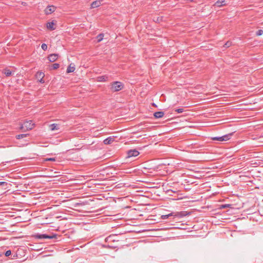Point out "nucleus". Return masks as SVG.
I'll return each mask as SVG.
<instances>
[{"instance_id": "nucleus-9", "label": "nucleus", "mask_w": 263, "mask_h": 263, "mask_svg": "<svg viewBox=\"0 0 263 263\" xmlns=\"http://www.w3.org/2000/svg\"><path fill=\"white\" fill-rule=\"evenodd\" d=\"M101 5V1H96L93 2L91 4V8H95L99 7Z\"/></svg>"}, {"instance_id": "nucleus-11", "label": "nucleus", "mask_w": 263, "mask_h": 263, "mask_svg": "<svg viewBox=\"0 0 263 263\" xmlns=\"http://www.w3.org/2000/svg\"><path fill=\"white\" fill-rule=\"evenodd\" d=\"M124 88V84L120 82L116 81V91L123 89Z\"/></svg>"}, {"instance_id": "nucleus-16", "label": "nucleus", "mask_w": 263, "mask_h": 263, "mask_svg": "<svg viewBox=\"0 0 263 263\" xmlns=\"http://www.w3.org/2000/svg\"><path fill=\"white\" fill-rule=\"evenodd\" d=\"M50 129L51 130L53 131L59 129V125L57 124L53 123L50 125Z\"/></svg>"}, {"instance_id": "nucleus-26", "label": "nucleus", "mask_w": 263, "mask_h": 263, "mask_svg": "<svg viewBox=\"0 0 263 263\" xmlns=\"http://www.w3.org/2000/svg\"><path fill=\"white\" fill-rule=\"evenodd\" d=\"M41 47H42V49L44 51H45L47 49V45L45 43L42 44Z\"/></svg>"}, {"instance_id": "nucleus-5", "label": "nucleus", "mask_w": 263, "mask_h": 263, "mask_svg": "<svg viewBox=\"0 0 263 263\" xmlns=\"http://www.w3.org/2000/svg\"><path fill=\"white\" fill-rule=\"evenodd\" d=\"M139 155V152L136 149H132L128 151L127 153L126 158H130L132 157H137Z\"/></svg>"}, {"instance_id": "nucleus-17", "label": "nucleus", "mask_w": 263, "mask_h": 263, "mask_svg": "<svg viewBox=\"0 0 263 263\" xmlns=\"http://www.w3.org/2000/svg\"><path fill=\"white\" fill-rule=\"evenodd\" d=\"M9 184L7 182L0 181V186L2 187V189L6 190L8 187Z\"/></svg>"}, {"instance_id": "nucleus-18", "label": "nucleus", "mask_w": 263, "mask_h": 263, "mask_svg": "<svg viewBox=\"0 0 263 263\" xmlns=\"http://www.w3.org/2000/svg\"><path fill=\"white\" fill-rule=\"evenodd\" d=\"M114 141V138L109 137L104 140V143L105 144H109Z\"/></svg>"}, {"instance_id": "nucleus-12", "label": "nucleus", "mask_w": 263, "mask_h": 263, "mask_svg": "<svg viewBox=\"0 0 263 263\" xmlns=\"http://www.w3.org/2000/svg\"><path fill=\"white\" fill-rule=\"evenodd\" d=\"M3 72L7 76V77H10L12 76L14 72L11 71L10 69L8 68H5L3 70Z\"/></svg>"}, {"instance_id": "nucleus-13", "label": "nucleus", "mask_w": 263, "mask_h": 263, "mask_svg": "<svg viewBox=\"0 0 263 263\" xmlns=\"http://www.w3.org/2000/svg\"><path fill=\"white\" fill-rule=\"evenodd\" d=\"M54 23L53 22H50L47 23V28L51 30H54L55 28L54 27Z\"/></svg>"}, {"instance_id": "nucleus-10", "label": "nucleus", "mask_w": 263, "mask_h": 263, "mask_svg": "<svg viewBox=\"0 0 263 263\" xmlns=\"http://www.w3.org/2000/svg\"><path fill=\"white\" fill-rule=\"evenodd\" d=\"M75 70L74 65L73 64H70L67 67L66 70L67 73L72 72Z\"/></svg>"}, {"instance_id": "nucleus-33", "label": "nucleus", "mask_w": 263, "mask_h": 263, "mask_svg": "<svg viewBox=\"0 0 263 263\" xmlns=\"http://www.w3.org/2000/svg\"><path fill=\"white\" fill-rule=\"evenodd\" d=\"M115 84V82H113L112 83V85Z\"/></svg>"}, {"instance_id": "nucleus-30", "label": "nucleus", "mask_w": 263, "mask_h": 263, "mask_svg": "<svg viewBox=\"0 0 263 263\" xmlns=\"http://www.w3.org/2000/svg\"><path fill=\"white\" fill-rule=\"evenodd\" d=\"M231 206L230 204H224V205H222L221 206V208H227V207H230Z\"/></svg>"}, {"instance_id": "nucleus-3", "label": "nucleus", "mask_w": 263, "mask_h": 263, "mask_svg": "<svg viewBox=\"0 0 263 263\" xmlns=\"http://www.w3.org/2000/svg\"><path fill=\"white\" fill-rule=\"evenodd\" d=\"M231 136H232V134H229L226 135H224L223 136H221V137H212V139L213 140H218V141H228L231 138Z\"/></svg>"}, {"instance_id": "nucleus-24", "label": "nucleus", "mask_w": 263, "mask_h": 263, "mask_svg": "<svg viewBox=\"0 0 263 263\" xmlns=\"http://www.w3.org/2000/svg\"><path fill=\"white\" fill-rule=\"evenodd\" d=\"M52 69H57L59 68L60 65L58 63H54L52 65Z\"/></svg>"}, {"instance_id": "nucleus-25", "label": "nucleus", "mask_w": 263, "mask_h": 263, "mask_svg": "<svg viewBox=\"0 0 263 263\" xmlns=\"http://www.w3.org/2000/svg\"><path fill=\"white\" fill-rule=\"evenodd\" d=\"M262 34H263V30H261V29L258 30L256 33V34L257 36H260V35H262Z\"/></svg>"}, {"instance_id": "nucleus-8", "label": "nucleus", "mask_w": 263, "mask_h": 263, "mask_svg": "<svg viewBox=\"0 0 263 263\" xmlns=\"http://www.w3.org/2000/svg\"><path fill=\"white\" fill-rule=\"evenodd\" d=\"M44 77V73L42 72H38L37 73H36V77L38 78V79H40L39 80V81L40 82L42 83H44V81L43 80V78Z\"/></svg>"}, {"instance_id": "nucleus-22", "label": "nucleus", "mask_w": 263, "mask_h": 263, "mask_svg": "<svg viewBox=\"0 0 263 263\" xmlns=\"http://www.w3.org/2000/svg\"><path fill=\"white\" fill-rule=\"evenodd\" d=\"M185 215L184 212H178L175 215V216H184Z\"/></svg>"}, {"instance_id": "nucleus-21", "label": "nucleus", "mask_w": 263, "mask_h": 263, "mask_svg": "<svg viewBox=\"0 0 263 263\" xmlns=\"http://www.w3.org/2000/svg\"><path fill=\"white\" fill-rule=\"evenodd\" d=\"M103 35L102 34H100L97 37V40L98 42H101L103 40Z\"/></svg>"}, {"instance_id": "nucleus-6", "label": "nucleus", "mask_w": 263, "mask_h": 263, "mask_svg": "<svg viewBox=\"0 0 263 263\" xmlns=\"http://www.w3.org/2000/svg\"><path fill=\"white\" fill-rule=\"evenodd\" d=\"M56 9V7L54 6H48L45 9L44 11L46 14H50L52 12H54Z\"/></svg>"}, {"instance_id": "nucleus-1", "label": "nucleus", "mask_w": 263, "mask_h": 263, "mask_svg": "<svg viewBox=\"0 0 263 263\" xmlns=\"http://www.w3.org/2000/svg\"><path fill=\"white\" fill-rule=\"evenodd\" d=\"M115 241V235L112 234L108 236L105 239L106 245H104L103 247H107L111 249L115 248L114 242Z\"/></svg>"}, {"instance_id": "nucleus-2", "label": "nucleus", "mask_w": 263, "mask_h": 263, "mask_svg": "<svg viewBox=\"0 0 263 263\" xmlns=\"http://www.w3.org/2000/svg\"><path fill=\"white\" fill-rule=\"evenodd\" d=\"M34 127V123H32V121H25L20 126L21 130L26 129L30 130L32 129Z\"/></svg>"}, {"instance_id": "nucleus-27", "label": "nucleus", "mask_w": 263, "mask_h": 263, "mask_svg": "<svg viewBox=\"0 0 263 263\" xmlns=\"http://www.w3.org/2000/svg\"><path fill=\"white\" fill-rule=\"evenodd\" d=\"M11 254V251L10 250H8L5 253L6 256H9Z\"/></svg>"}, {"instance_id": "nucleus-20", "label": "nucleus", "mask_w": 263, "mask_h": 263, "mask_svg": "<svg viewBox=\"0 0 263 263\" xmlns=\"http://www.w3.org/2000/svg\"><path fill=\"white\" fill-rule=\"evenodd\" d=\"M28 135V134H20V135H17L16 136V138L17 139H22V138H24L25 137H26Z\"/></svg>"}, {"instance_id": "nucleus-31", "label": "nucleus", "mask_w": 263, "mask_h": 263, "mask_svg": "<svg viewBox=\"0 0 263 263\" xmlns=\"http://www.w3.org/2000/svg\"><path fill=\"white\" fill-rule=\"evenodd\" d=\"M230 44H231L230 43L227 42V43H226L225 46L227 47H229V46H230Z\"/></svg>"}, {"instance_id": "nucleus-14", "label": "nucleus", "mask_w": 263, "mask_h": 263, "mask_svg": "<svg viewBox=\"0 0 263 263\" xmlns=\"http://www.w3.org/2000/svg\"><path fill=\"white\" fill-rule=\"evenodd\" d=\"M225 5V0H218L214 4L215 6L218 7L224 6Z\"/></svg>"}, {"instance_id": "nucleus-29", "label": "nucleus", "mask_w": 263, "mask_h": 263, "mask_svg": "<svg viewBox=\"0 0 263 263\" xmlns=\"http://www.w3.org/2000/svg\"><path fill=\"white\" fill-rule=\"evenodd\" d=\"M176 112L178 113H182L183 111V109L182 108H179L175 110Z\"/></svg>"}, {"instance_id": "nucleus-23", "label": "nucleus", "mask_w": 263, "mask_h": 263, "mask_svg": "<svg viewBox=\"0 0 263 263\" xmlns=\"http://www.w3.org/2000/svg\"><path fill=\"white\" fill-rule=\"evenodd\" d=\"M173 215V213H170L169 214H167V215H162L161 216V218L162 219H166L168 217L171 216H172Z\"/></svg>"}, {"instance_id": "nucleus-15", "label": "nucleus", "mask_w": 263, "mask_h": 263, "mask_svg": "<svg viewBox=\"0 0 263 263\" xmlns=\"http://www.w3.org/2000/svg\"><path fill=\"white\" fill-rule=\"evenodd\" d=\"M164 114L163 111H158L154 113V117L157 118H161L163 117Z\"/></svg>"}, {"instance_id": "nucleus-7", "label": "nucleus", "mask_w": 263, "mask_h": 263, "mask_svg": "<svg viewBox=\"0 0 263 263\" xmlns=\"http://www.w3.org/2000/svg\"><path fill=\"white\" fill-rule=\"evenodd\" d=\"M58 54L53 53V54H50V55H49V56L48 57V59L50 62H53L58 59Z\"/></svg>"}, {"instance_id": "nucleus-19", "label": "nucleus", "mask_w": 263, "mask_h": 263, "mask_svg": "<svg viewBox=\"0 0 263 263\" xmlns=\"http://www.w3.org/2000/svg\"><path fill=\"white\" fill-rule=\"evenodd\" d=\"M107 77L105 76H100L97 77V81L98 82H104L106 81Z\"/></svg>"}, {"instance_id": "nucleus-28", "label": "nucleus", "mask_w": 263, "mask_h": 263, "mask_svg": "<svg viewBox=\"0 0 263 263\" xmlns=\"http://www.w3.org/2000/svg\"><path fill=\"white\" fill-rule=\"evenodd\" d=\"M46 161H55V158H46L45 159Z\"/></svg>"}, {"instance_id": "nucleus-4", "label": "nucleus", "mask_w": 263, "mask_h": 263, "mask_svg": "<svg viewBox=\"0 0 263 263\" xmlns=\"http://www.w3.org/2000/svg\"><path fill=\"white\" fill-rule=\"evenodd\" d=\"M35 237L38 239H52L56 238V235H52L51 236L47 234H36Z\"/></svg>"}, {"instance_id": "nucleus-32", "label": "nucleus", "mask_w": 263, "mask_h": 263, "mask_svg": "<svg viewBox=\"0 0 263 263\" xmlns=\"http://www.w3.org/2000/svg\"><path fill=\"white\" fill-rule=\"evenodd\" d=\"M26 3L25 2H22V5H24V6L26 5Z\"/></svg>"}]
</instances>
